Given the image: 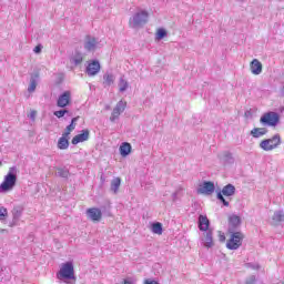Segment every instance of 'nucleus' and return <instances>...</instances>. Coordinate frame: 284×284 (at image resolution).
I'll use <instances>...</instances> for the list:
<instances>
[{
    "instance_id": "f257e3e1",
    "label": "nucleus",
    "mask_w": 284,
    "mask_h": 284,
    "mask_svg": "<svg viewBox=\"0 0 284 284\" xmlns=\"http://www.w3.org/2000/svg\"><path fill=\"white\" fill-rule=\"evenodd\" d=\"M17 187V166L10 168L3 182L0 184V194H8Z\"/></svg>"
},
{
    "instance_id": "f03ea898",
    "label": "nucleus",
    "mask_w": 284,
    "mask_h": 284,
    "mask_svg": "<svg viewBox=\"0 0 284 284\" xmlns=\"http://www.w3.org/2000/svg\"><path fill=\"white\" fill-rule=\"evenodd\" d=\"M57 278L59 281H77V277L74 276V263H62L59 272L57 273Z\"/></svg>"
},
{
    "instance_id": "7ed1b4c3",
    "label": "nucleus",
    "mask_w": 284,
    "mask_h": 284,
    "mask_svg": "<svg viewBox=\"0 0 284 284\" xmlns=\"http://www.w3.org/2000/svg\"><path fill=\"white\" fill-rule=\"evenodd\" d=\"M149 18H150V13H148V11L145 10L138 11L129 19V26L130 28H133V30L143 28V26L148 23Z\"/></svg>"
},
{
    "instance_id": "20e7f679",
    "label": "nucleus",
    "mask_w": 284,
    "mask_h": 284,
    "mask_svg": "<svg viewBox=\"0 0 284 284\" xmlns=\"http://www.w3.org/2000/svg\"><path fill=\"white\" fill-rule=\"evenodd\" d=\"M281 145V135L275 134L271 139H264L260 142V148L264 152H272V150H276Z\"/></svg>"
},
{
    "instance_id": "39448f33",
    "label": "nucleus",
    "mask_w": 284,
    "mask_h": 284,
    "mask_svg": "<svg viewBox=\"0 0 284 284\" xmlns=\"http://www.w3.org/2000/svg\"><path fill=\"white\" fill-rule=\"evenodd\" d=\"M234 194H236V186L226 184L221 192H217L216 199L221 201L224 207H230V202H227L224 196H234Z\"/></svg>"
},
{
    "instance_id": "423d86ee",
    "label": "nucleus",
    "mask_w": 284,
    "mask_h": 284,
    "mask_svg": "<svg viewBox=\"0 0 284 284\" xmlns=\"http://www.w3.org/2000/svg\"><path fill=\"white\" fill-rule=\"evenodd\" d=\"M278 121H281V116L274 111L264 113L260 119V123H262V125H268L271 128H276V125H278Z\"/></svg>"
},
{
    "instance_id": "0eeeda50",
    "label": "nucleus",
    "mask_w": 284,
    "mask_h": 284,
    "mask_svg": "<svg viewBox=\"0 0 284 284\" xmlns=\"http://www.w3.org/2000/svg\"><path fill=\"white\" fill-rule=\"evenodd\" d=\"M230 234H231V237L226 242L227 250H239V247L243 245V233L233 231V232H230Z\"/></svg>"
},
{
    "instance_id": "6e6552de",
    "label": "nucleus",
    "mask_w": 284,
    "mask_h": 284,
    "mask_svg": "<svg viewBox=\"0 0 284 284\" xmlns=\"http://www.w3.org/2000/svg\"><path fill=\"white\" fill-rule=\"evenodd\" d=\"M214 190H216L214 182L204 181L202 184L199 185L196 192L199 194H204L205 196H211V194H214Z\"/></svg>"
},
{
    "instance_id": "1a4fd4ad",
    "label": "nucleus",
    "mask_w": 284,
    "mask_h": 284,
    "mask_svg": "<svg viewBox=\"0 0 284 284\" xmlns=\"http://www.w3.org/2000/svg\"><path fill=\"white\" fill-rule=\"evenodd\" d=\"M125 108H128V103L124 102L123 100H120L111 113V116H110L111 123H114V121H116V119H119V116H121V114L125 112Z\"/></svg>"
},
{
    "instance_id": "9d476101",
    "label": "nucleus",
    "mask_w": 284,
    "mask_h": 284,
    "mask_svg": "<svg viewBox=\"0 0 284 284\" xmlns=\"http://www.w3.org/2000/svg\"><path fill=\"white\" fill-rule=\"evenodd\" d=\"M83 45L87 52H97V48H99V40L92 36H87L84 38Z\"/></svg>"
},
{
    "instance_id": "9b49d317",
    "label": "nucleus",
    "mask_w": 284,
    "mask_h": 284,
    "mask_svg": "<svg viewBox=\"0 0 284 284\" xmlns=\"http://www.w3.org/2000/svg\"><path fill=\"white\" fill-rule=\"evenodd\" d=\"M87 216L93 223H99L103 219V212L99 207H91L87 210Z\"/></svg>"
},
{
    "instance_id": "f8f14e48",
    "label": "nucleus",
    "mask_w": 284,
    "mask_h": 284,
    "mask_svg": "<svg viewBox=\"0 0 284 284\" xmlns=\"http://www.w3.org/2000/svg\"><path fill=\"white\" fill-rule=\"evenodd\" d=\"M202 245L207 250H210L211 247H214V232L212 231V229L209 231H204L203 237H202Z\"/></svg>"
},
{
    "instance_id": "ddd939ff",
    "label": "nucleus",
    "mask_w": 284,
    "mask_h": 284,
    "mask_svg": "<svg viewBox=\"0 0 284 284\" xmlns=\"http://www.w3.org/2000/svg\"><path fill=\"white\" fill-rule=\"evenodd\" d=\"M72 101V93L70 91H64L59 95L57 105L58 108H68Z\"/></svg>"
},
{
    "instance_id": "4468645a",
    "label": "nucleus",
    "mask_w": 284,
    "mask_h": 284,
    "mask_svg": "<svg viewBox=\"0 0 284 284\" xmlns=\"http://www.w3.org/2000/svg\"><path fill=\"white\" fill-rule=\"evenodd\" d=\"M100 71H101V63H99L98 60H93L87 67L88 77H95V74H99Z\"/></svg>"
},
{
    "instance_id": "2eb2a0df",
    "label": "nucleus",
    "mask_w": 284,
    "mask_h": 284,
    "mask_svg": "<svg viewBox=\"0 0 284 284\" xmlns=\"http://www.w3.org/2000/svg\"><path fill=\"white\" fill-rule=\"evenodd\" d=\"M90 139V131L89 130H82V133L75 135L71 143L72 145H79V143H83L84 141H88Z\"/></svg>"
},
{
    "instance_id": "dca6fc26",
    "label": "nucleus",
    "mask_w": 284,
    "mask_h": 284,
    "mask_svg": "<svg viewBox=\"0 0 284 284\" xmlns=\"http://www.w3.org/2000/svg\"><path fill=\"white\" fill-rule=\"evenodd\" d=\"M197 224H199V230L201 232H207L212 230L210 229V220L207 219L206 215H200Z\"/></svg>"
},
{
    "instance_id": "f3484780",
    "label": "nucleus",
    "mask_w": 284,
    "mask_h": 284,
    "mask_svg": "<svg viewBox=\"0 0 284 284\" xmlns=\"http://www.w3.org/2000/svg\"><path fill=\"white\" fill-rule=\"evenodd\" d=\"M23 215V209L21 206H16L12 210V222H11V227H14L19 223V220Z\"/></svg>"
},
{
    "instance_id": "a211bd4d",
    "label": "nucleus",
    "mask_w": 284,
    "mask_h": 284,
    "mask_svg": "<svg viewBox=\"0 0 284 284\" xmlns=\"http://www.w3.org/2000/svg\"><path fill=\"white\" fill-rule=\"evenodd\" d=\"M239 225H241V217L237 215H232L229 219V232H236Z\"/></svg>"
},
{
    "instance_id": "6ab92c4d",
    "label": "nucleus",
    "mask_w": 284,
    "mask_h": 284,
    "mask_svg": "<svg viewBox=\"0 0 284 284\" xmlns=\"http://www.w3.org/2000/svg\"><path fill=\"white\" fill-rule=\"evenodd\" d=\"M251 72L255 75H258L261 74V72H263V64L261 63V61H258V59H254L251 62Z\"/></svg>"
},
{
    "instance_id": "aec40b11",
    "label": "nucleus",
    "mask_w": 284,
    "mask_h": 284,
    "mask_svg": "<svg viewBox=\"0 0 284 284\" xmlns=\"http://www.w3.org/2000/svg\"><path fill=\"white\" fill-rule=\"evenodd\" d=\"M39 83V73H33L30 78V83L28 87V92L32 94L37 90V84Z\"/></svg>"
},
{
    "instance_id": "412c9836",
    "label": "nucleus",
    "mask_w": 284,
    "mask_h": 284,
    "mask_svg": "<svg viewBox=\"0 0 284 284\" xmlns=\"http://www.w3.org/2000/svg\"><path fill=\"white\" fill-rule=\"evenodd\" d=\"M265 134H267V129L265 128H254L251 131V136H253V139H261V136H265Z\"/></svg>"
},
{
    "instance_id": "4be33fe9",
    "label": "nucleus",
    "mask_w": 284,
    "mask_h": 284,
    "mask_svg": "<svg viewBox=\"0 0 284 284\" xmlns=\"http://www.w3.org/2000/svg\"><path fill=\"white\" fill-rule=\"evenodd\" d=\"M132 152V144L129 142H124L120 145V154L121 156H128Z\"/></svg>"
},
{
    "instance_id": "5701e85b",
    "label": "nucleus",
    "mask_w": 284,
    "mask_h": 284,
    "mask_svg": "<svg viewBox=\"0 0 284 284\" xmlns=\"http://www.w3.org/2000/svg\"><path fill=\"white\" fill-rule=\"evenodd\" d=\"M114 84V74L105 73L103 75V88H110V85Z\"/></svg>"
},
{
    "instance_id": "b1692460",
    "label": "nucleus",
    "mask_w": 284,
    "mask_h": 284,
    "mask_svg": "<svg viewBox=\"0 0 284 284\" xmlns=\"http://www.w3.org/2000/svg\"><path fill=\"white\" fill-rule=\"evenodd\" d=\"M119 187H121V178H113L110 187L111 192H113V194H119Z\"/></svg>"
},
{
    "instance_id": "393cba45",
    "label": "nucleus",
    "mask_w": 284,
    "mask_h": 284,
    "mask_svg": "<svg viewBox=\"0 0 284 284\" xmlns=\"http://www.w3.org/2000/svg\"><path fill=\"white\" fill-rule=\"evenodd\" d=\"M55 175H58L60 179H69L70 170H68L67 168H57Z\"/></svg>"
},
{
    "instance_id": "a878e982",
    "label": "nucleus",
    "mask_w": 284,
    "mask_h": 284,
    "mask_svg": "<svg viewBox=\"0 0 284 284\" xmlns=\"http://www.w3.org/2000/svg\"><path fill=\"white\" fill-rule=\"evenodd\" d=\"M151 231L153 232V234H163V224H161L160 222H154L151 225Z\"/></svg>"
},
{
    "instance_id": "bb28decb",
    "label": "nucleus",
    "mask_w": 284,
    "mask_h": 284,
    "mask_svg": "<svg viewBox=\"0 0 284 284\" xmlns=\"http://www.w3.org/2000/svg\"><path fill=\"white\" fill-rule=\"evenodd\" d=\"M70 148V141L65 138H60L58 140V149L59 150H68Z\"/></svg>"
},
{
    "instance_id": "cd10ccee",
    "label": "nucleus",
    "mask_w": 284,
    "mask_h": 284,
    "mask_svg": "<svg viewBox=\"0 0 284 284\" xmlns=\"http://www.w3.org/2000/svg\"><path fill=\"white\" fill-rule=\"evenodd\" d=\"M272 219L275 223L284 222V211L283 210L275 211Z\"/></svg>"
},
{
    "instance_id": "c85d7f7f",
    "label": "nucleus",
    "mask_w": 284,
    "mask_h": 284,
    "mask_svg": "<svg viewBox=\"0 0 284 284\" xmlns=\"http://www.w3.org/2000/svg\"><path fill=\"white\" fill-rule=\"evenodd\" d=\"M53 114H54V116H57V119H63V116L65 114L68 116H72V113L68 109H62V110H59V111H54Z\"/></svg>"
},
{
    "instance_id": "c756f323",
    "label": "nucleus",
    "mask_w": 284,
    "mask_h": 284,
    "mask_svg": "<svg viewBox=\"0 0 284 284\" xmlns=\"http://www.w3.org/2000/svg\"><path fill=\"white\" fill-rule=\"evenodd\" d=\"M129 85L130 84L128 83V81L125 79H123V77L120 78V81H119L120 92H125V90H128Z\"/></svg>"
},
{
    "instance_id": "7c9ffc66",
    "label": "nucleus",
    "mask_w": 284,
    "mask_h": 284,
    "mask_svg": "<svg viewBox=\"0 0 284 284\" xmlns=\"http://www.w3.org/2000/svg\"><path fill=\"white\" fill-rule=\"evenodd\" d=\"M223 159L229 164L234 163V155H232V152H230V151H226L223 153Z\"/></svg>"
},
{
    "instance_id": "2f4dec72",
    "label": "nucleus",
    "mask_w": 284,
    "mask_h": 284,
    "mask_svg": "<svg viewBox=\"0 0 284 284\" xmlns=\"http://www.w3.org/2000/svg\"><path fill=\"white\" fill-rule=\"evenodd\" d=\"M165 37H168V31H165V29H159L156 32L158 41H161V39H165Z\"/></svg>"
},
{
    "instance_id": "473e14b6",
    "label": "nucleus",
    "mask_w": 284,
    "mask_h": 284,
    "mask_svg": "<svg viewBox=\"0 0 284 284\" xmlns=\"http://www.w3.org/2000/svg\"><path fill=\"white\" fill-rule=\"evenodd\" d=\"M73 63H75V65L83 63V55L81 53H77L73 57Z\"/></svg>"
},
{
    "instance_id": "72a5a7b5",
    "label": "nucleus",
    "mask_w": 284,
    "mask_h": 284,
    "mask_svg": "<svg viewBox=\"0 0 284 284\" xmlns=\"http://www.w3.org/2000/svg\"><path fill=\"white\" fill-rule=\"evenodd\" d=\"M8 219V209L1 206L0 207V221H6Z\"/></svg>"
},
{
    "instance_id": "f704fd0d",
    "label": "nucleus",
    "mask_w": 284,
    "mask_h": 284,
    "mask_svg": "<svg viewBox=\"0 0 284 284\" xmlns=\"http://www.w3.org/2000/svg\"><path fill=\"white\" fill-rule=\"evenodd\" d=\"M245 284H256V276H255V275H251V276L246 280Z\"/></svg>"
},
{
    "instance_id": "c9c22d12",
    "label": "nucleus",
    "mask_w": 284,
    "mask_h": 284,
    "mask_svg": "<svg viewBox=\"0 0 284 284\" xmlns=\"http://www.w3.org/2000/svg\"><path fill=\"white\" fill-rule=\"evenodd\" d=\"M43 50V45L41 44H38L34 49H33V52L36 54H41V51Z\"/></svg>"
},
{
    "instance_id": "e433bc0d",
    "label": "nucleus",
    "mask_w": 284,
    "mask_h": 284,
    "mask_svg": "<svg viewBox=\"0 0 284 284\" xmlns=\"http://www.w3.org/2000/svg\"><path fill=\"white\" fill-rule=\"evenodd\" d=\"M246 267H251V270H261V266L258 264L247 263Z\"/></svg>"
},
{
    "instance_id": "4c0bfd02",
    "label": "nucleus",
    "mask_w": 284,
    "mask_h": 284,
    "mask_svg": "<svg viewBox=\"0 0 284 284\" xmlns=\"http://www.w3.org/2000/svg\"><path fill=\"white\" fill-rule=\"evenodd\" d=\"M75 128H77V124L70 123V124L65 128V130H67L68 132H72V131L75 130Z\"/></svg>"
},
{
    "instance_id": "58836bf2",
    "label": "nucleus",
    "mask_w": 284,
    "mask_h": 284,
    "mask_svg": "<svg viewBox=\"0 0 284 284\" xmlns=\"http://www.w3.org/2000/svg\"><path fill=\"white\" fill-rule=\"evenodd\" d=\"M29 119L34 121V119H37V111H31V113L29 114Z\"/></svg>"
},
{
    "instance_id": "ea45409f",
    "label": "nucleus",
    "mask_w": 284,
    "mask_h": 284,
    "mask_svg": "<svg viewBox=\"0 0 284 284\" xmlns=\"http://www.w3.org/2000/svg\"><path fill=\"white\" fill-rule=\"evenodd\" d=\"M69 136H70V131H68V130L65 129V131H64L63 134H62V138L69 139Z\"/></svg>"
},
{
    "instance_id": "a19ab883",
    "label": "nucleus",
    "mask_w": 284,
    "mask_h": 284,
    "mask_svg": "<svg viewBox=\"0 0 284 284\" xmlns=\"http://www.w3.org/2000/svg\"><path fill=\"white\" fill-rule=\"evenodd\" d=\"M224 241H225V234L220 232V242L224 243Z\"/></svg>"
},
{
    "instance_id": "79ce46f5",
    "label": "nucleus",
    "mask_w": 284,
    "mask_h": 284,
    "mask_svg": "<svg viewBox=\"0 0 284 284\" xmlns=\"http://www.w3.org/2000/svg\"><path fill=\"white\" fill-rule=\"evenodd\" d=\"M145 284H159V282L154 281V280H145L144 282Z\"/></svg>"
},
{
    "instance_id": "37998d69",
    "label": "nucleus",
    "mask_w": 284,
    "mask_h": 284,
    "mask_svg": "<svg viewBox=\"0 0 284 284\" xmlns=\"http://www.w3.org/2000/svg\"><path fill=\"white\" fill-rule=\"evenodd\" d=\"M77 121H79V116L72 118L71 123L73 125H77Z\"/></svg>"
},
{
    "instance_id": "c03bdc74",
    "label": "nucleus",
    "mask_w": 284,
    "mask_h": 284,
    "mask_svg": "<svg viewBox=\"0 0 284 284\" xmlns=\"http://www.w3.org/2000/svg\"><path fill=\"white\" fill-rule=\"evenodd\" d=\"M178 194H179V191H176V192L173 193V200L176 199Z\"/></svg>"
},
{
    "instance_id": "a18cd8bd",
    "label": "nucleus",
    "mask_w": 284,
    "mask_h": 284,
    "mask_svg": "<svg viewBox=\"0 0 284 284\" xmlns=\"http://www.w3.org/2000/svg\"><path fill=\"white\" fill-rule=\"evenodd\" d=\"M100 179H101V182H102V183H105V178H103V175H101Z\"/></svg>"
},
{
    "instance_id": "49530a36",
    "label": "nucleus",
    "mask_w": 284,
    "mask_h": 284,
    "mask_svg": "<svg viewBox=\"0 0 284 284\" xmlns=\"http://www.w3.org/2000/svg\"><path fill=\"white\" fill-rule=\"evenodd\" d=\"M123 284H132V282H130L129 280H124Z\"/></svg>"
},
{
    "instance_id": "de8ad7c7",
    "label": "nucleus",
    "mask_w": 284,
    "mask_h": 284,
    "mask_svg": "<svg viewBox=\"0 0 284 284\" xmlns=\"http://www.w3.org/2000/svg\"><path fill=\"white\" fill-rule=\"evenodd\" d=\"M69 284H73V283H69Z\"/></svg>"
},
{
    "instance_id": "09e8293b",
    "label": "nucleus",
    "mask_w": 284,
    "mask_h": 284,
    "mask_svg": "<svg viewBox=\"0 0 284 284\" xmlns=\"http://www.w3.org/2000/svg\"><path fill=\"white\" fill-rule=\"evenodd\" d=\"M283 90H284V87H283Z\"/></svg>"
},
{
    "instance_id": "8fccbe9b",
    "label": "nucleus",
    "mask_w": 284,
    "mask_h": 284,
    "mask_svg": "<svg viewBox=\"0 0 284 284\" xmlns=\"http://www.w3.org/2000/svg\"><path fill=\"white\" fill-rule=\"evenodd\" d=\"M0 165H1V162H0Z\"/></svg>"
}]
</instances>
